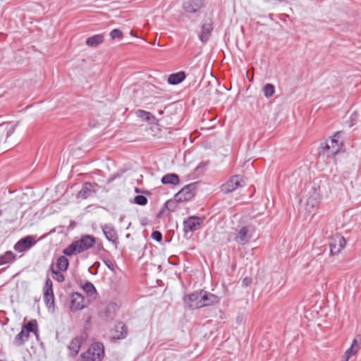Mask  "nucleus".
<instances>
[{
  "mask_svg": "<svg viewBox=\"0 0 361 361\" xmlns=\"http://www.w3.org/2000/svg\"><path fill=\"white\" fill-rule=\"evenodd\" d=\"M95 238L92 235H83L79 240H76L66 247L63 253L66 256H72L79 254L87 250L94 246Z\"/></svg>",
  "mask_w": 361,
  "mask_h": 361,
  "instance_id": "nucleus-1",
  "label": "nucleus"
},
{
  "mask_svg": "<svg viewBox=\"0 0 361 361\" xmlns=\"http://www.w3.org/2000/svg\"><path fill=\"white\" fill-rule=\"evenodd\" d=\"M342 145L343 140L341 139V132H336L330 140L321 143L320 154L328 157H334L338 154Z\"/></svg>",
  "mask_w": 361,
  "mask_h": 361,
  "instance_id": "nucleus-2",
  "label": "nucleus"
},
{
  "mask_svg": "<svg viewBox=\"0 0 361 361\" xmlns=\"http://www.w3.org/2000/svg\"><path fill=\"white\" fill-rule=\"evenodd\" d=\"M104 356V347L102 343H92L89 348L80 355L79 361H102Z\"/></svg>",
  "mask_w": 361,
  "mask_h": 361,
  "instance_id": "nucleus-3",
  "label": "nucleus"
},
{
  "mask_svg": "<svg viewBox=\"0 0 361 361\" xmlns=\"http://www.w3.org/2000/svg\"><path fill=\"white\" fill-rule=\"evenodd\" d=\"M17 124L0 125V144L3 145V149L7 150L15 143L11 137L14 133Z\"/></svg>",
  "mask_w": 361,
  "mask_h": 361,
  "instance_id": "nucleus-4",
  "label": "nucleus"
},
{
  "mask_svg": "<svg viewBox=\"0 0 361 361\" xmlns=\"http://www.w3.org/2000/svg\"><path fill=\"white\" fill-rule=\"evenodd\" d=\"M245 185V182L243 176L235 175L231 176L228 180L221 185V191L224 193H230L235 190L243 188Z\"/></svg>",
  "mask_w": 361,
  "mask_h": 361,
  "instance_id": "nucleus-5",
  "label": "nucleus"
},
{
  "mask_svg": "<svg viewBox=\"0 0 361 361\" xmlns=\"http://www.w3.org/2000/svg\"><path fill=\"white\" fill-rule=\"evenodd\" d=\"M197 183H192L184 186L175 195V198L178 201H188L195 195Z\"/></svg>",
  "mask_w": 361,
  "mask_h": 361,
  "instance_id": "nucleus-6",
  "label": "nucleus"
},
{
  "mask_svg": "<svg viewBox=\"0 0 361 361\" xmlns=\"http://www.w3.org/2000/svg\"><path fill=\"white\" fill-rule=\"evenodd\" d=\"M346 244L345 239L340 234H336L332 236L329 243L330 254L331 255H337L345 247Z\"/></svg>",
  "mask_w": 361,
  "mask_h": 361,
  "instance_id": "nucleus-7",
  "label": "nucleus"
},
{
  "mask_svg": "<svg viewBox=\"0 0 361 361\" xmlns=\"http://www.w3.org/2000/svg\"><path fill=\"white\" fill-rule=\"evenodd\" d=\"M184 302L190 309H199L202 307V290L192 293L184 297Z\"/></svg>",
  "mask_w": 361,
  "mask_h": 361,
  "instance_id": "nucleus-8",
  "label": "nucleus"
},
{
  "mask_svg": "<svg viewBox=\"0 0 361 361\" xmlns=\"http://www.w3.org/2000/svg\"><path fill=\"white\" fill-rule=\"evenodd\" d=\"M44 301L48 308L54 306V295L53 292V283L49 278H47L43 288Z\"/></svg>",
  "mask_w": 361,
  "mask_h": 361,
  "instance_id": "nucleus-9",
  "label": "nucleus"
},
{
  "mask_svg": "<svg viewBox=\"0 0 361 361\" xmlns=\"http://www.w3.org/2000/svg\"><path fill=\"white\" fill-rule=\"evenodd\" d=\"M86 339L87 334L84 332L71 340L68 347L71 356L75 357L78 354L82 344L85 342Z\"/></svg>",
  "mask_w": 361,
  "mask_h": 361,
  "instance_id": "nucleus-10",
  "label": "nucleus"
},
{
  "mask_svg": "<svg viewBox=\"0 0 361 361\" xmlns=\"http://www.w3.org/2000/svg\"><path fill=\"white\" fill-rule=\"evenodd\" d=\"M202 223L203 221L200 217L196 216H190L183 221V231L185 233H192L200 228Z\"/></svg>",
  "mask_w": 361,
  "mask_h": 361,
  "instance_id": "nucleus-11",
  "label": "nucleus"
},
{
  "mask_svg": "<svg viewBox=\"0 0 361 361\" xmlns=\"http://www.w3.org/2000/svg\"><path fill=\"white\" fill-rule=\"evenodd\" d=\"M36 243L35 238L31 235H27L21 238L14 245V249L18 252H23L30 250Z\"/></svg>",
  "mask_w": 361,
  "mask_h": 361,
  "instance_id": "nucleus-12",
  "label": "nucleus"
},
{
  "mask_svg": "<svg viewBox=\"0 0 361 361\" xmlns=\"http://www.w3.org/2000/svg\"><path fill=\"white\" fill-rule=\"evenodd\" d=\"M85 298L79 293H73L71 295L70 309L72 312H76L85 307Z\"/></svg>",
  "mask_w": 361,
  "mask_h": 361,
  "instance_id": "nucleus-13",
  "label": "nucleus"
},
{
  "mask_svg": "<svg viewBox=\"0 0 361 361\" xmlns=\"http://www.w3.org/2000/svg\"><path fill=\"white\" fill-rule=\"evenodd\" d=\"M213 23L212 20L204 23L201 27V31L198 35L200 40L202 43H206L209 41L213 31Z\"/></svg>",
  "mask_w": 361,
  "mask_h": 361,
  "instance_id": "nucleus-14",
  "label": "nucleus"
},
{
  "mask_svg": "<svg viewBox=\"0 0 361 361\" xmlns=\"http://www.w3.org/2000/svg\"><path fill=\"white\" fill-rule=\"evenodd\" d=\"M249 227L247 226L240 227L236 232L234 240L240 245H245L252 238L249 233Z\"/></svg>",
  "mask_w": 361,
  "mask_h": 361,
  "instance_id": "nucleus-15",
  "label": "nucleus"
},
{
  "mask_svg": "<svg viewBox=\"0 0 361 361\" xmlns=\"http://www.w3.org/2000/svg\"><path fill=\"white\" fill-rule=\"evenodd\" d=\"M102 228L106 238L117 246V244L118 243V237L117 231L114 227L111 224H105L102 226Z\"/></svg>",
  "mask_w": 361,
  "mask_h": 361,
  "instance_id": "nucleus-16",
  "label": "nucleus"
},
{
  "mask_svg": "<svg viewBox=\"0 0 361 361\" xmlns=\"http://www.w3.org/2000/svg\"><path fill=\"white\" fill-rule=\"evenodd\" d=\"M204 0H188L183 3V9L190 13L197 12L204 6Z\"/></svg>",
  "mask_w": 361,
  "mask_h": 361,
  "instance_id": "nucleus-17",
  "label": "nucleus"
},
{
  "mask_svg": "<svg viewBox=\"0 0 361 361\" xmlns=\"http://www.w3.org/2000/svg\"><path fill=\"white\" fill-rule=\"evenodd\" d=\"M117 308H118V306L114 302H111V303L107 304L104 307V310H102L100 311L99 314H100L101 317H102L103 319H104L106 320L113 319L116 314Z\"/></svg>",
  "mask_w": 361,
  "mask_h": 361,
  "instance_id": "nucleus-18",
  "label": "nucleus"
},
{
  "mask_svg": "<svg viewBox=\"0 0 361 361\" xmlns=\"http://www.w3.org/2000/svg\"><path fill=\"white\" fill-rule=\"evenodd\" d=\"M94 185L97 184H92L90 182H86L82 185V189L78 192V197L82 199H87V197L95 193L94 190Z\"/></svg>",
  "mask_w": 361,
  "mask_h": 361,
  "instance_id": "nucleus-19",
  "label": "nucleus"
},
{
  "mask_svg": "<svg viewBox=\"0 0 361 361\" xmlns=\"http://www.w3.org/2000/svg\"><path fill=\"white\" fill-rule=\"evenodd\" d=\"M219 302L218 297L215 295L202 290V307L208 305H212Z\"/></svg>",
  "mask_w": 361,
  "mask_h": 361,
  "instance_id": "nucleus-20",
  "label": "nucleus"
},
{
  "mask_svg": "<svg viewBox=\"0 0 361 361\" xmlns=\"http://www.w3.org/2000/svg\"><path fill=\"white\" fill-rule=\"evenodd\" d=\"M104 40V34H97L86 39V45L90 47H97Z\"/></svg>",
  "mask_w": 361,
  "mask_h": 361,
  "instance_id": "nucleus-21",
  "label": "nucleus"
},
{
  "mask_svg": "<svg viewBox=\"0 0 361 361\" xmlns=\"http://www.w3.org/2000/svg\"><path fill=\"white\" fill-rule=\"evenodd\" d=\"M186 74L184 71H180L176 73L169 75L168 78V82L171 85H178L185 79Z\"/></svg>",
  "mask_w": 361,
  "mask_h": 361,
  "instance_id": "nucleus-22",
  "label": "nucleus"
},
{
  "mask_svg": "<svg viewBox=\"0 0 361 361\" xmlns=\"http://www.w3.org/2000/svg\"><path fill=\"white\" fill-rule=\"evenodd\" d=\"M161 182L164 185H178L180 183L179 177L176 173H167L161 178Z\"/></svg>",
  "mask_w": 361,
  "mask_h": 361,
  "instance_id": "nucleus-23",
  "label": "nucleus"
},
{
  "mask_svg": "<svg viewBox=\"0 0 361 361\" xmlns=\"http://www.w3.org/2000/svg\"><path fill=\"white\" fill-rule=\"evenodd\" d=\"M128 328L123 322H118L115 327L114 338L117 339L123 338L127 336Z\"/></svg>",
  "mask_w": 361,
  "mask_h": 361,
  "instance_id": "nucleus-24",
  "label": "nucleus"
},
{
  "mask_svg": "<svg viewBox=\"0 0 361 361\" xmlns=\"http://www.w3.org/2000/svg\"><path fill=\"white\" fill-rule=\"evenodd\" d=\"M16 255L11 251H7L0 256V266L10 264L16 260Z\"/></svg>",
  "mask_w": 361,
  "mask_h": 361,
  "instance_id": "nucleus-25",
  "label": "nucleus"
},
{
  "mask_svg": "<svg viewBox=\"0 0 361 361\" xmlns=\"http://www.w3.org/2000/svg\"><path fill=\"white\" fill-rule=\"evenodd\" d=\"M29 336L30 334L27 331L22 328L20 332L16 336L14 342L17 345H22L28 339Z\"/></svg>",
  "mask_w": 361,
  "mask_h": 361,
  "instance_id": "nucleus-26",
  "label": "nucleus"
},
{
  "mask_svg": "<svg viewBox=\"0 0 361 361\" xmlns=\"http://www.w3.org/2000/svg\"><path fill=\"white\" fill-rule=\"evenodd\" d=\"M68 264H69V262H68V259L65 256H60L57 259V262H56L55 268L57 270L64 271L68 269Z\"/></svg>",
  "mask_w": 361,
  "mask_h": 361,
  "instance_id": "nucleus-27",
  "label": "nucleus"
},
{
  "mask_svg": "<svg viewBox=\"0 0 361 361\" xmlns=\"http://www.w3.org/2000/svg\"><path fill=\"white\" fill-rule=\"evenodd\" d=\"M50 271L53 274V278L59 282H63L65 279L63 274L61 273L62 271L57 270L54 264L50 266Z\"/></svg>",
  "mask_w": 361,
  "mask_h": 361,
  "instance_id": "nucleus-28",
  "label": "nucleus"
},
{
  "mask_svg": "<svg viewBox=\"0 0 361 361\" xmlns=\"http://www.w3.org/2000/svg\"><path fill=\"white\" fill-rule=\"evenodd\" d=\"M360 349V347L357 344V341L354 339L353 341V343L351 344V346L347 349V350L345 352V354L349 357H352L353 355H355Z\"/></svg>",
  "mask_w": 361,
  "mask_h": 361,
  "instance_id": "nucleus-29",
  "label": "nucleus"
},
{
  "mask_svg": "<svg viewBox=\"0 0 361 361\" xmlns=\"http://www.w3.org/2000/svg\"><path fill=\"white\" fill-rule=\"evenodd\" d=\"M262 91L264 97L269 98L274 94L275 87L272 84L268 83L263 87Z\"/></svg>",
  "mask_w": 361,
  "mask_h": 361,
  "instance_id": "nucleus-30",
  "label": "nucleus"
},
{
  "mask_svg": "<svg viewBox=\"0 0 361 361\" xmlns=\"http://www.w3.org/2000/svg\"><path fill=\"white\" fill-rule=\"evenodd\" d=\"M180 202V201L176 200L174 197V200L166 201L164 204V207L169 212H174L178 208V202Z\"/></svg>",
  "mask_w": 361,
  "mask_h": 361,
  "instance_id": "nucleus-31",
  "label": "nucleus"
},
{
  "mask_svg": "<svg viewBox=\"0 0 361 361\" xmlns=\"http://www.w3.org/2000/svg\"><path fill=\"white\" fill-rule=\"evenodd\" d=\"M82 288L84 291H85L87 294L92 295L94 293H97L96 288L92 283L90 281H86L82 286Z\"/></svg>",
  "mask_w": 361,
  "mask_h": 361,
  "instance_id": "nucleus-32",
  "label": "nucleus"
},
{
  "mask_svg": "<svg viewBox=\"0 0 361 361\" xmlns=\"http://www.w3.org/2000/svg\"><path fill=\"white\" fill-rule=\"evenodd\" d=\"M137 116L138 117L141 118L142 120H145L147 121H150L154 119V116L151 113L147 112L144 110H138L137 111Z\"/></svg>",
  "mask_w": 361,
  "mask_h": 361,
  "instance_id": "nucleus-33",
  "label": "nucleus"
},
{
  "mask_svg": "<svg viewBox=\"0 0 361 361\" xmlns=\"http://www.w3.org/2000/svg\"><path fill=\"white\" fill-rule=\"evenodd\" d=\"M147 198L145 196L137 195L134 197L133 202L138 205L145 206L147 204Z\"/></svg>",
  "mask_w": 361,
  "mask_h": 361,
  "instance_id": "nucleus-34",
  "label": "nucleus"
},
{
  "mask_svg": "<svg viewBox=\"0 0 361 361\" xmlns=\"http://www.w3.org/2000/svg\"><path fill=\"white\" fill-rule=\"evenodd\" d=\"M109 35L112 39H122L123 37V32L119 29L112 30L110 32Z\"/></svg>",
  "mask_w": 361,
  "mask_h": 361,
  "instance_id": "nucleus-35",
  "label": "nucleus"
},
{
  "mask_svg": "<svg viewBox=\"0 0 361 361\" xmlns=\"http://www.w3.org/2000/svg\"><path fill=\"white\" fill-rule=\"evenodd\" d=\"M37 325L36 321H30L27 324H24L23 328H24L25 331H27V333L30 334V332H32L35 331L34 326Z\"/></svg>",
  "mask_w": 361,
  "mask_h": 361,
  "instance_id": "nucleus-36",
  "label": "nucleus"
},
{
  "mask_svg": "<svg viewBox=\"0 0 361 361\" xmlns=\"http://www.w3.org/2000/svg\"><path fill=\"white\" fill-rule=\"evenodd\" d=\"M152 238L157 242H161L162 240V234L160 231H155L152 232Z\"/></svg>",
  "mask_w": 361,
  "mask_h": 361,
  "instance_id": "nucleus-37",
  "label": "nucleus"
},
{
  "mask_svg": "<svg viewBox=\"0 0 361 361\" xmlns=\"http://www.w3.org/2000/svg\"><path fill=\"white\" fill-rule=\"evenodd\" d=\"M252 283V279L250 278V277H245L243 280V285L245 287L250 286Z\"/></svg>",
  "mask_w": 361,
  "mask_h": 361,
  "instance_id": "nucleus-38",
  "label": "nucleus"
},
{
  "mask_svg": "<svg viewBox=\"0 0 361 361\" xmlns=\"http://www.w3.org/2000/svg\"><path fill=\"white\" fill-rule=\"evenodd\" d=\"M165 209H166V208L164 207H163V208H162V209L159 212V213H158V214H157V218H161V216H162L163 214H164V212H165Z\"/></svg>",
  "mask_w": 361,
  "mask_h": 361,
  "instance_id": "nucleus-39",
  "label": "nucleus"
},
{
  "mask_svg": "<svg viewBox=\"0 0 361 361\" xmlns=\"http://www.w3.org/2000/svg\"><path fill=\"white\" fill-rule=\"evenodd\" d=\"M349 357L348 355H346L345 354H344L342 357V359L341 361H348L349 360Z\"/></svg>",
  "mask_w": 361,
  "mask_h": 361,
  "instance_id": "nucleus-40",
  "label": "nucleus"
},
{
  "mask_svg": "<svg viewBox=\"0 0 361 361\" xmlns=\"http://www.w3.org/2000/svg\"><path fill=\"white\" fill-rule=\"evenodd\" d=\"M106 264L110 268V269H113L111 266H110V264H108V263H106Z\"/></svg>",
  "mask_w": 361,
  "mask_h": 361,
  "instance_id": "nucleus-41",
  "label": "nucleus"
},
{
  "mask_svg": "<svg viewBox=\"0 0 361 361\" xmlns=\"http://www.w3.org/2000/svg\"><path fill=\"white\" fill-rule=\"evenodd\" d=\"M135 192H139V190L137 188H136Z\"/></svg>",
  "mask_w": 361,
  "mask_h": 361,
  "instance_id": "nucleus-42",
  "label": "nucleus"
}]
</instances>
